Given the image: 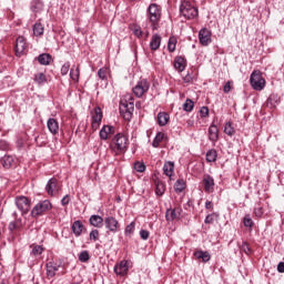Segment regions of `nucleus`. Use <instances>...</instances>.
Instances as JSON below:
<instances>
[{
	"label": "nucleus",
	"mask_w": 284,
	"mask_h": 284,
	"mask_svg": "<svg viewBox=\"0 0 284 284\" xmlns=\"http://www.w3.org/2000/svg\"><path fill=\"white\" fill-rule=\"evenodd\" d=\"M243 223H244V227H248L250 230H252V227H254V221L252 220V217L250 215L244 216Z\"/></svg>",
	"instance_id": "a19ab883"
},
{
	"label": "nucleus",
	"mask_w": 284,
	"mask_h": 284,
	"mask_svg": "<svg viewBox=\"0 0 284 284\" xmlns=\"http://www.w3.org/2000/svg\"><path fill=\"white\" fill-rule=\"evenodd\" d=\"M133 34L138 38H141L143 37V31L141 30V27H136L134 30H133Z\"/></svg>",
	"instance_id": "864d4df0"
},
{
	"label": "nucleus",
	"mask_w": 284,
	"mask_h": 284,
	"mask_svg": "<svg viewBox=\"0 0 284 284\" xmlns=\"http://www.w3.org/2000/svg\"><path fill=\"white\" fill-rule=\"evenodd\" d=\"M230 90H232V84H231L230 81H227V82L225 83V85L223 87V92H224L225 94H229Z\"/></svg>",
	"instance_id": "6e6d98bb"
},
{
	"label": "nucleus",
	"mask_w": 284,
	"mask_h": 284,
	"mask_svg": "<svg viewBox=\"0 0 284 284\" xmlns=\"http://www.w3.org/2000/svg\"><path fill=\"white\" fill-rule=\"evenodd\" d=\"M254 214L257 216V219H261V216H263V207H256L254 210Z\"/></svg>",
	"instance_id": "4d7b16f0"
},
{
	"label": "nucleus",
	"mask_w": 284,
	"mask_h": 284,
	"mask_svg": "<svg viewBox=\"0 0 284 284\" xmlns=\"http://www.w3.org/2000/svg\"><path fill=\"white\" fill-rule=\"evenodd\" d=\"M105 220L101 215H91L89 219L90 225L93 227H103V223Z\"/></svg>",
	"instance_id": "b1692460"
},
{
	"label": "nucleus",
	"mask_w": 284,
	"mask_h": 284,
	"mask_svg": "<svg viewBox=\"0 0 284 284\" xmlns=\"http://www.w3.org/2000/svg\"><path fill=\"white\" fill-rule=\"evenodd\" d=\"M70 204V195H65L62 200H61V205H69Z\"/></svg>",
	"instance_id": "052dcab7"
},
{
	"label": "nucleus",
	"mask_w": 284,
	"mask_h": 284,
	"mask_svg": "<svg viewBox=\"0 0 284 284\" xmlns=\"http://www.w3.org/2000/svg\"><path fill=\"white\" fill-rule=\"evenodd\" d=\"M150 91V81L148 79H142L138 81L136 85L132 88L134 97L138 99L143 98Z\"/></svg>",
	"instance_id": "423d86ee"
},
{
	"label": "nucleus",
	"mask_w": 284,
	"mask_h": 284,
	"mask_svg": "<svg viewBox=\"0 0 284 284\" xmlns=\"http://www.w3.org/2000/svg\"><path fill=\"white\" fill-rule=\"evenodd\" d=\"M181 216V210L168 209L165 213L166 221H176Z\"/></svg>",
	"instance_id": "4be33fe9"
},
{
	"label": "nucleus",
	"mask_w": 284,
	"mask_h": 284,
	"mask_svg": "<svg viewBox=\"0 0 284 284\" xmlns=\"http://www.w3.org/2000/svg\"><path fill=\"white\" fill-rule=\"evenodd\" d=\"M44 28L41 22H36L33 24V34L34 37H43Z\"/></svg>",
	"instance_id": "c756f323"
},
{
	"label": "nucleus",
	"mask_w": 284,
	"mask_h": 284,
	"mask_svg": "<svg viewBox=\"0 0 284 284\" xmlns=\"http://www.w3.org/2000/svg\"><path fill=\"white\" fill-rule=\"evenodd\" d=\"M150 48L153 51H156L159 48H161V37L158 33H154L150 41Z\"/></svg>",
	"instance_id": "a878e982"
},
{
	"label": "nucleus",
	"mask_w": 284,
	"mask_h": 284,
	"mask_svg": "<svg viewBox=\"0 0 284 284\" xmlns=\"http://www.w3.org/2000/svg\"><path fill=\"white\" fill-rule=\"evenodd\" d=\"M130 267L128 266V261L123 260L118 265L114 266V272L118 276H125Z\"/></svg>",
	"instance_id": "4468645a"
},
{
	"label": "nucleus",
	"mask_w": 284,
	"mask_h": 284,
	"mask_svg": "<svg viewBox=\"0 0 284 284\" xmlns=\"http://www.w3.org/2000/svg\"><path fill=\"white\" fill-rule=\"evenodd\" d=\"M50 210H52V203H50L49 200H44L34 205V207L31 210V216L33 219L43 216V214L45 212H50Z\"/></svg>",
	"instance_id": "39448f33"
},
{
	"label": "nucleus",
	"mask_w": 284,
	"mask_h": 284,
	"mask_svg": "<svg viewBox=\"0 0 284 284\" xmlns=\"http://www.w3.org/2000/svg\"><path fill=\"white\" fill-rule=\"evenodd\" d=\"M16 205L20 212L23 214H28L30 212V200L27 196L20 195L16 197Z\"/></svg>",
	"instance_id": "9d476101"
},
{
	"label": "nucleus",
	"mask_w": 284,
	"mask_h": 284,
	"mask_svg": "<svg viewBox=\"0 0 284 284\" xmlns=\"http://www.w3.org/2000/svg\"><path fill=\"white\" fill-rule=\"evenodd\" d=\"M26 52V38L18 37L16 40V54L17 57H21Z\"/></svg>",
	"instance_id": "f3484780"
},
{
	"label": "nucleus",
	"mask_w": 284,
	"mask_h": 284,
	"mask_svg": "<svg viewBox=\"0 0 284 284\" xmlns=\"http://www.w3.org/2000/svg\"><path fill=\"white\" fill-rule=\"evenodd\" d=\"M215 219H216V213L209 214V215H206L204 223L206 225H212V223H214Z\"/></svg>",
	"instance_id": "c03bdc74"
},
{
	"label": "nucleus",
	"mask_w": 284,
	"mask_h": 284,
	"mask_svg": "<svg viewBox=\"0 0 284 284\" xmlns=\"http://www.w3.org/2000/svg\"><path fill=\"white\" fill-rule=\"evenodd\" d=\"M135 225H136V223H134V222H131L129 225H126V227L124 230L125 236H130V234H132L134 232Z\"/></svg>",
	"instance_id": "79ce46f5"
},
{
	"label": "nucleus",
	"mask_w": 284,
	"mask_h": 284,
	"mask_svg": "<svg viewBox=\"0 0 284 284\" xmlns=\"http://www.w3.org/2000/svg\"><path fill=\"white\" fill-rule=\"evenodd\" d=\"M12 163H14V158L11 155H4L1 158V165L6 168V170H10V168H12Z\"/></svg>",
	"instance_id": "cd10ccee"
},
{
	"label": "nucleus",
	"mask_w": 284,
	"mask_h": 284,
	"mask_svg": "<svg viewBox=\"0 0 284 284\" xmlns=\"http://www.w3.org/2000/svg\"><path fill=\"white\" fill-rule=\"evenodd\" d=\"M69 72H70V62H65L61 67V74H62V77H65V74H68Z\"/></svg>",
	"instance_id": "de8ad7c7"
},
{
	"label": "nucleus",
	"mask_w": 284,
	"mask_h": 284,
	"mask_svg": "<svg viewBox=\"0 0 284 284\" xmlns=\"http://www.w3.org/2000/svg\"><path fill=\"white\" fill-rule=\"evenodd\" d=\"M92 122L91 128L93 132H97L99 128H101V121H103V111L101 108L97 106L94 111L91 113Z\"/></svg>",
	"instance_id": "6e6552de"
},
{
	"label": "nucleus",
	"mask_w": 284,
	"mask_h": 284,
	"mask_svg": "<svg viewBox=\"0 0 284 284\" xmlns=\"http://www.w3.org/2000/svg\"><path fill=\"white\" fill-rule=\"evenodd\" d=\"M176 43H179V40L176 39V37L174 36L170 37L168 42L169 52H174L176 50Z\"/></svg>",
	"instance_id": "f704fd0d"
},
{
	"label": "nucleus",
	"mask_w": 284,
	"mask_h": 284,
	"mask_svg": "<svg viewBox=\"0 0 284 284\" xmlns=\"http://www.w3.org/2000/svg\"><path fill=\"white\" fill-rule=\"evenodd\" d=\"M98 77H99V79L104 80L105 77H106V71H105L104 69H100V70L98 71Z\"/></svg>",
	"instance_id": "13d9d810"
},
{
	"label": "nucleus",
	"mask_w": 284,
	"mask_h": 284,
	"mask_svg": "<svg viewBox=\"0 0 284 284\" xmlns=\"http://www.w3.org/2000/svg\"><path fill=\"white\" fill-rule=\"evenodd\" d=\"M45 267L48 278H54V276H57V272H59L60 265L54 262H48Z\"/></svg>",
	"instance_id": "dca6fc26"
},
{
	"label": "nucleus",
	"mask_w": 284,
	"mask_h": 284,
	"mask_svg": "<svg viewBox=\"0 0 284 284\" xmlns=\"http://www.w3.org/2000/svg\"><path fill=\"white\" fill-rule=\"evenodd\" d=\"M110 134H114V126L103 125L99 132V136L102 141H108V139H110Z\"/></svg>",
	"instance_id": "2eb2a0df"
},
{
	"label": "nucleus",
	"mask_w": 284,
	"mask_h": 284,
	"mask_svg": "<svg viewBox=\"0 0 284 284\" xmlns=\"http://www.w3.org/2000/svg\"><path fill=\"white\" fill-rule=\"evenodd\" d=\"M200 116H202V119H205V116H210V109L207 106H202L200 109Z\"/></svg>",
	"instance_id": "09e8293b"
},
{
	"label": "nucleus",
	"mask_w": 284,
	"mask_h": 284,
	"mask_svg": "<svg viewBox=\"0 0 284 284\" xmlns=\"http://www.w3.org/2000/svg\"><path fill=\"white\" fill-rule=\"evenodd\" d=\"M120 110L125 112L128 118L132 116V113L134 112V98L131 94H126L124 100L121 101Z\"/></svg>",
	"instance_id": "0eeeda50"
},
{
	"label": "nucleus",
	"mask_w": 284,
	"mask_h": 284,
	"mask_svg": "<svg viewBox=\"0 0 284 284\" xmlns=\"http://www.w3.org/2000/svg\"><path fill=\"white\" fill-rule=\"evenodd\" d=\"M250 83L253 90H256V92H261V90H264L265 78H263V73L260 70H254L251 73Z\"/></svg>",
	"instance_id": "20e7f679"
},
{
	"label": "nucleus",
	"mask_w": 284,
	"mask_h": 284,
	"mask_svg": "<svg viewBox=\"0 0 284 284\" xmlns=\"http://www.w3.org/2000/svg\"><path fill=\"white\" fill-rule=\"evenodd\" d=\"M90 241H99V230H92L89 234Z\"/></svg>",
	"instance_id": "8fccbe9b"
},
{
	"label": "nucleus",
	"mask_w": 284,
	"mask_h": 284,
	"mask_svg": "<svg viewBox=\"0 0 284 284\" xmlns=\"http://www.w3.org/2000/svg\"><path fill=\"white\" fill-rule=\"evenodd\" d=\"M79 77H81L79 65H73L70 70V78L72 79V81L79 82Z\"/></svg>",
	"instance_id": "c85d7f7f"
},
{
	"label": "nucleus",
	"mask_w": 284,
	"mask_h": 284,
	"mask_svg": "<svg viewBox=\"0 0 284 284\" xmlns=\"http://www.w3.org/2000/svg\"><path fill=\"white\" fill-rule=\"evenodd\" d=\"M184 83H192L193 78L192 74L187 73L186 75L183 77Z\"/></svg>",
	"instance_id": "bf43d9fd"
},
{
	"label": "nucleus",
	"mask_w": 284,
	"mask_h": 284,
	"mask_svg": "<svg viewBox=\"0 0 284 284\" xmlns=\"http://www.w3.org/2000/svg\"><path fill=\"white\" fill-rule=\"evenodd\" d=\"M180 14L184 19H196L199 17V9L190 0H183L180 6Z\"/></svg>",
	"instance_id": "7ed1b4c3"
},
{
	"label": "nucleus",
	"mask_w": 284,
	"mask_h": 284,
	"mask_svg": "<svg viewBox=\"0 0 284 284\" xmlns=\"http://www.w3.org/2000/svg\"><path fill=\"white\" fill-rule=\"evenodd\" d=\"M104 226L112 234H116L121 230V224H119L114 216L104 217Z\"/></svg>",
	"instance_id": "1a4fd4ad"
},
{
	"label": "nucleus",
	"mask_w": 284,
	"mask_h": 284,
	"mask_svg": "<svg viewBox=\"0 0 284 284\" xmlns=\"http://www.w3.org/2000/svg\"><path fill=\"white\" fill-rule=\"evenodd\" d=\"M9 230L10 232H13V230H17V222H10Z\"/></svg>",
	"instance_id": "0e129e2a"
},
{
	"label": "nucleus",
	"mask_w": 284,
	"mask_h": 284,
	"mask_svg": "<svg viewBox=\"0 0 284 284\" xmlns=\"http://www.w3.org/2000/svg\"><path fill=\"white\" fill-rule=\"evenodd\" d=\"M194 256H195L196 258H202L203 263H207V262L210 261V258H211L210 253H209L207 251H205V252H203V251H196V252L194 253Z\"/></svg>",
	"instance_id": "473e14b6"
},
{
	"label": "nucleus",
	"mask_w": 284,
	"mask_h": 284,
	"mask_svg": "<svg viewBox=\"0 0 284 284\" xmlns=\"http://www.w3.org/2000/svg\"><path fill=\"white\" fill-rule=\"evenodd\" d=\"M85 229V226H83V222L81 221H74L72 226H71V230L74 234V236H81V234H83V230Z\"/></svg>",
	"instance_id": "5701e85b"
},
{
	"label": "nucleus",
	"mask_w": 284,
	"mask_h": 284,
	"mask_svg": "<svg viewBox=\"0 0 284 284\" xmlns=\"http://www.w3.org/2000/svg\"><path fill=\"white\" fill-rule=\"evenodd\" d=\"M199 40L201 45H209L212 43V31L207 28H203L199 32Z\"/></svg>",
	"instance_id": "f8f14e48"
},
{
	"label": "nucleus",
	"mask_w": 284,
	"mask_h": 284,
	"mask_svg": "<svg viewBox=\"0 0 284 284\" xmlns=\"http://www.w3.org/2000/svg\"><path fill=\"white\" fill-rule=\"evenodd\" d=\"M140 236H141L142 241H148L150 239V231L141 230Z\"/></svg>",
	"instance_id": "603ef678"
},
{
	"label": "nucleus",
	"mask_w": 284,
	"mask_h": 284,
	"mask_svg": "<svg viewBox=\"0 0 284 284\" xmlns=\"http://www.w3.org/2000/svg\"><path fill=\"white\" fill-rule=\"evenodd\" d=\"M173 67L178 72L185 71V68H187V60L181 55H178L174 58Z\"/></svg>",
	"instance_id": "ddd939ff"
},
{
	"label": "nucleus",
	"mask_w": 284,
	"mask_h": 284,
	"mask_svg": "<svg viewBox=\"0 0 284 284\" xmlns=\"http://www.w3.org/2000/svg\"><path fill=\"white\" fill-rule=\"evenodd\" d=\"M163 172L166 176H172L174 174V162H166L163 166Z\"/></svg>",
	"instance_id": "7c9ffc66"
},
{
	"label": "nucleus",
	"mask_w": 284,
	"mask_h": 284,
	"mask_svg": "<svg viewBox=\"0 0 284 284\" xmlns=\"http://www.w3.org/2000/svg\"><path fill=\"white\" fill-rule=\"evenodd\" d=\"M155 193L158 196H163L165 194V184L161 181H155Z\"/></svg>",
	"instance_id": "2f4dec72"
},
{
	"label": "nucleus",
	"mask_w": 284,
	"mask_h": 284,
	"mask_svg": "<svg viewBox=\"0 0 284 284\" xmlns=\"http://www.w3.org/2000/svg\"><path fill=\"white\" fill-rule=\"evenodd\" d=\"M47 128L51 134H59V122L54 118L48 120Z\"/></svg>",
	"instance_id": "412c9836"
},
{
	"label": "nucleus",
	"mask_w": 284,
	"mask_h": 284,
	"mask_svg": "<svg viewBox=\"0 0 284 284\" xmlns=\"http://www.w3.org/2000/svg\"><path fill=\"white\" fill-rule=\"evenodd\" d=\"M205 209H206V210H214V205L212 204L211 201H206V203H205Z\"/></svg>",
	"instance_id": "e2e57ef3"
},
{
	"label": "nucleus",
	"mask_w": 284,
	"mask_h": 284,
	"mask_svg": "<svg viewBox=\"0 0 284 284\" xmlns=\"http://www.w3.org/2000/svg\"><path fill=\"white\" fill-rule=\"evenodd\" d=\"M169 122H170V114H168V112L158 113V124L160 125V128L168 125Z\"/></svg>",
	"instance_id": "393cba45"
},
{
	"label": "nucleus",
	"mask_w": 284,
	"mask_h": 284,
	"mask_svg": "<svg viewBox=\"0 0 284 284\" xmlns=\"http://www.w3.org/2000/svg\"><path fill=\"white\" fill-rule=\"evenodd\" d=\"M32 254L33 256H41V254H43V246L41 245L33 246Z\"/></svg>",
	"instance_id": "37998d69"
},
{
	"label": "nucleus",
	"mask_w": 284,
	"mask_h": 284,
	"mask_svg": "<svg viewBox=\"0 0 284 284\" xmlns=\"http://www.w3.org/2000/svg\"><path fill=\"white\" fill-rule=\"evenodd\" d=\"M134 170L136 172H145V164L143 162H135Z\"/></svg>",
	"instance_id": "49530a36"
},
{
	"label": "nucleus",
	"mask_w": 284,
	"mask_h": 284,
	"mask_svg": "<svg viewBox=\"0 0 284 284\" xmlns=\"http://www.w3.org/2000/svg\"><path fill=\"white\" fill-rule=\"evenodd\" d=\"M146 17L152 30H158L159 22L161 21V7L156 3H151L146 10Z\"/></svg>",
	"instance_id": "f03ea898"
},
{
	"label": "nucleus",
	"mask_w": 284,
	"mask_h": 284,
	"mask_svg": "<svg viewBox=\"0 0 284 284\" xmlns=\"http://www.w3.org/2000/svg\"><path fill=\"white\" fill-rule=\"evenodd\" d=\"M278 103H281V97L276 93L271 94L266 101V105L270 108V110L276 109Z\"/></svg>",
	"instance_id": "a211bd4d"
},
{
	"label": "nucleus",
	"mask_w": 284,
	"mask_h": 284,
	"mask_svg": "<svg viewBox=\"0 0 284 284\" xmlns=\"http://www.w3.org/2000/svg\"><path fill=\"white\" fill-rule=\"evenodd\" d=\"M277 272H280V274H284V262H280L277 265Z\"/></svg>",
	"instance_id": "680f3d73"
},
{
	"label": "nucleus",
	"mask_w": 284,
	"mask_h": 284,
	"mask_svg": "<svg viewBox=\"0 0 284 284\" xmlns=\"http://www.w3.org/2000/svg\"><path fill=\"white\" fill-rule=\"evenodd\" d=\"M135 106H136V108H141V104H140V103H136Z\"/></svg>",
	"instance_id": "338daca9"
},
{
	"label": "nucleus",
	"mask_w": 284,
	"mask_h": 284,
	"mask_svg": "<svg viewBox=\"0 0 284 284\" xmlns=\"http://www.w3.org/2000/svg\"><path fill=\"white\" fill-rule=\"evenodd\" d=\"M185 187H186L185 180L180 179L175 182V185H174L175 192L181 193L183 192V190H185Z\"/></svg>",
	"instance_id": "e433bc0d"
},
{
	"label": "nucleus",
	"mask_w": 284,
	"mask_h": 284,
	"mask_svg": "<svg viewBox=\"0 0 284 284\" xmlns=\"http://www.w3.org/2000/svg\"><path fill=\"white\" fill-rule=\"evenodd\" d=\"M36 83H45V74L44 73H38L34 75Z\"/></svg>",
	"instance_id": "a18cd8bd"
},
{
	"label": "nucleus",
	"mask_w": 284,
	"mask_h": 284,
	"mask_svg": "<svg viewBox=\"0 0 284 284\" xmlns=\"http://www.w3.org/2000/svg\"><path fill=\"white\" fill-rule=\"evenodd\" d=\"M60 191L61 186H59V181H57L54 178L50 179L45 185V192L49 194V196H57Z\"/></svg>",
	"instance_id": "9b49d317"
},
{
	"label": "nucleus",
	"mask_w": 284,
	"mask_h": 284,
	"mask_svg": "<svg viewBox=\"0 0 284 284\" xmlns=\"http://www.w3.org/2000/svg\"><path fill=\"white\" fill-rule=\"evenodd\" d=\"M18 148L19 149L23 148V141H21V140L18 141Z\"/></svg>",
	"instance_id": "69168bd1"
},
{
	"label": "nucleus",
	"mask_w": 284,
	"mask_h": 284,
	"mask_svg": "<svg viewBox=\"0 0 284 284\" xmlns=\"http://www.w3.org/2000/svg\"><path fill=\"white\" fill-rule=\"evenodd\" d=\"M79 261L80 263H88L90 261V253L88 251H82L79 254Z\"/></svg>",
	"instance_id": "ea45409f"
},
{
	"label": "nucleus",
	"mask_w": 284,
	"mask_h": 284,
	"mask_svg": "<svg viewBox=\"0 0 284 284\" xmlns=\"http://www.w3.org/2000/svg\"><path fill=\"white\" fill-rule=\"evenodd\" d=\"M203 185L205 192H213L214 191V178L211 175H204L203 178Z\"/></svg>",
	"instance_id": "aec40b11"
},
{
	"label": "nucleus",
	"mask_w": 284,
	"mask_h": 284,
	"mask_svg": "<svg viewBox=\"0 0 284 284\" xmlns=\"http://www.w3.org/2000/svg\"><path fill=\"white\" fill-rule=\"evenodd\" d=\"M38 61L40 65H50V62L52 61V55L50 53H41L38 57Z\"/></svg>",
	"instance_id": "bb28decb"
},
{
	"label": "nucleus",
	"mask_w": 284,
	"mask_h": 284,
	"mask_svg": "<svg viewBox=\"0 0 284 284\" xmlns=\"http://www.w3.org/2000/svg\"><path fill=\"white\" fill-rule=\"evenodd\" d=\"M32 12H41V10H43V4L41 2H36L32 7H31Z\"/></svg>",
	"instance_id": "3c124183"
},
{
	"label": "nucleus",
	"mask_w": 284,
	"mask_h": 284,
	"mask_svg": "<svg viewBox=\"0 0 284 284\" xmlns=\"http://www.w3.org/2000/svg\"><path fill=\"white\" fill-rule=\"evenodd\" d=\"M224 132L225 134H227V136H234V134L236 133V130L234 129V126H232V122H227L225 124Z\"/></svg>",
	"instance_id": "4c0bfd02"
},
{
	"label": "nucleus",
	"mask_w": 284,
	"mask_h": 284,
	"mask_svg": "<svg viewBox=\"0 0 284 284\" xmlns=\"http://www.w3.org/2000/svg\"><path fill=\"white\" fill-rule=\"evenodd\" d=\"M242 250L245 252V254H251L252 250L250 248V244L247 242L242 244Z\"/></svg>",
	"instance_id": "5fc2aeb1"
},
{
	"label": "nucleus",
	"mask_w": 284,
	"mask_h": 284,
	"mask_svg": "<svg viewBox=\"0 0 284 284\" xmlns=\"http://www.w3.org/2000/svg\"><path fill=\"white\" fill-rule=\"evenodd\" d=\"M128 145H130L128 135L124 133H116L111 140L110 150L115 154H123V152L128 150Z\"/></svg>",
	"instance_id": "f257e3e1"
},
{
	"label": "nucleus",
	"mask_w": 284,
	"mask_h": 284,
	"mask_svg": "<svg viewBox=\"0 0 284 284\" xmlns=\"http://www.w3.org/2000/svg\"><path fill=\"white\" fill-rule=\"evenodd\" d=\"M209 141H212V143L219 141V126L216 124H211L209 128Z\"/></svg>",
	"instance_id": "6ab92c4d"
},
{
	"label": "nucleus",
	"mask_w": 284,
	"mask_h": 284,
	"mask_svg": "<svg viewBox=\"0 0 284 284\" xmlns=\"http://www.w3.org/2000/svg\"><path fill=\"white\" fill-rule=\"evenodd\" d=\"M184 112H192L194 110V101L186 99L183 104Z\"/></svg>",
	"instance_id": "58836bf2"
},
{
	"label": "nucleus",
	"mask_w": 284,
	"mask_h": 284,
	"mask_svg": "<svg viewBox=\"0 0 284 284\" xmlns=\"http://www.w3.org/2000/svg\"><path fill=\"white\" fill-rule=\"evenodd\" d=\"M163 139H166L165 133L158 132L152 142L153 148H159L161 145V141H163Z\"/></svg>",
	"instance_id": "72a5a7b5"
},
{
	"label": "nucleus",
	"mask_w": 284,
	"mask_h": 284,
	"mask_svg": "<svg viewBox=\"0 0 284 284\" xmlns=\"http://www.w3.org/2000/svg\"><path fill=\"white\" fill-rule=\"evenodd\" d=\"M216 156H219V154L216 153V150L211 149L206 152V161L207 163H214L216 161Z\"/></svg>",
	"instance_id": "c9c22d12"
}]
</instances>
